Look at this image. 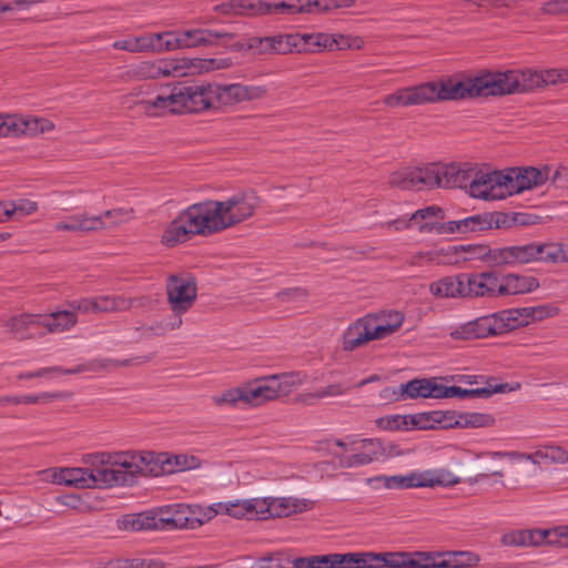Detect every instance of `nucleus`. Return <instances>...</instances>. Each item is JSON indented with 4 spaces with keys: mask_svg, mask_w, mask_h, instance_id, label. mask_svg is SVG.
<instances>
[{
    "mask_svg": "<svg viewBox=\"0 0 568 568\" xmlns=\"http://www.w3.org/2000/svg\"><path fill=\"white\" fill-rule=\"evenodd\" d=\"M566 82H568L567 69L508 70L487 72L463 81L450 78V93L452 100L455 101L466 98L523 93L542 85Z\"/></svg>",
    "mask_w": 568,
    "mask_h": 568,
    "instance_id": "1",
    "label": "nucleus"
},
{
    "mask_svg": "<svg viewBox=\"0 0 568 568\" xmlns=\"http://www.w3.org/2000/svg\"><path fill=\"white\" fill-rule=\"evenodd\" d=\"M531 253L530 243L494 248L479 243L449 245L435 251L422 252L418 256L426 262L436 264H460L480 261L488 266L500 267L530 263Z\"/></svg>",
    "mask_w": 568,
    "mask_h": 568,
    "instance_id": "2",
    "label": "nucleus"
},
{
    "mask_svg": "<svg viewBox=\"0 0 568 568\" xmlns=\"http://www.w3.org/2000/svg\"><path fill=\"white\" fill-rule=\"evenodd\" d=\"M226 231L217 200L189 205L173 219L161 235V243L174 247L192 237H209Z\"/></svg>",
    "mask_w": 568,
    "mask_h": 568,
    "instance_id": "3",
    "label": "nucleus"
},
{
    "mask_svg": "<svg viewBox=\"0 0 568 568\" xmlns=\"http://www.w3.org/2000/svg\"><path fill=\"white\" fill-rule=\"evenodd\" d=\"M231 64L230 59L159 58L131 64L124 77L128 81L180 78L227 69Z\"/></svg>",
    "mask_w": 568,
    "mask_h": 568,
    "instance_id": "4",
    "label": "nucleus"
},
{
    "mask_svg": "<svg viewBox=\"0 0 568 568\" xmlns=\"http://www.w3.org/2000/svg\"><path fill=\"white\" fill-rule=\"evenodd\" d=\"M373 568H464L479 562L473 551H373Z\"/></svg>",
    "mask_w": 568,
    "mask_h": 568,
    "instance_id": "5",
    "label": "nucleus"
},
{
    "mask_svg": "<svg viewBox=\"0 0 568 568\" xmlns=\"http://www.w3.org/2000/svg\"><path fill=\"white\" fill-rule=\"evenodd\" d=\"M373 568H464L479 562L473 551H373Z\"/></svg>",
    "mask_w": 568,
    "mask_h": 568,
    "instance_id": "6",
    "label": "nucleus"
},
{
    "mask_svg": "<svg viewBox=\"0 0 568 568\" xmlns=\"http://www.w3.org/2000/svg\"><path fill=\"white\" fill-rule=\"evenodd\" d=\"M124 530L194 529L203 523L193 515L190 506L173 504L155 510L130 514L119 521Z\"/></svg>",
    "mask_w": 568,
    "mask_h": 568,
    "instance_id": "7",
    "label": "nucleus"
},
{
    "mask_svg": "<svg viewBox=\"0 0 568 568\" xmlns=\"http://www.w3.org/2000/svg\"><path fill=\"white\" fill-rule=\"evenodd\" d=\"M332 33H288L265 38H252L250 49L257 53L322 52L332 51Z\"/></svg>",
    "mask_w": 568,
    "mask_h": 568,
    "instance_id": "8",
    "label": "nucleus"
},
{
    "mask_svg": "<svg viewBox=\"0 0 568 568\" xmlns=\"http://www.w3.org/2000/svg\"><path fill=\"white\" fill-rule=\"evenodd\" d=\"M439 101H453L450 77L402 88L383 99V103L388 108H407Z\"/></svg>",
    "mask_w": 568,
    "mask_h": 568,
    "instance_id": "9",
    "label": "nucleus"
},
{
    "mask_svg": "<svg viewBox=\"0 0 568 568\" xmlns=\"http://www.w3.org/2000/svg\"><path fill=\"white\" fill-rule=\"evenodd\" d=\"M333 444L341 449L335 453V456L339 466L344 468L366 466L389 455L384 443L377 438H359L351 435L343 439H335Z\"/></svg>",
    "mask_w": 568,
    "mask_h": 568,
    "instance_id": "10",
    "label": "nucleus"
},
{
    "mask_svg": "<svg viewBox=\"0 0 568 568\" xmlns=\"http://www.w3.org/2000/svg\"><path fill=\"white\" fill-rule=\"evenodd\" d=\"M305 381L297 372L273 374L257 377L245 383L252 408L261 407L268 402L288 396Z\"/></svg>",
    "mask_w": 568,
    "mask_h": 568,
    "instance_id": "11",
    "label": "nucleus"
},
{
    "mask_svg": "<svg viewBox=\"0 0 568 568\" xmlns=\"http://www.w3.org/2000/svg\"><path fill=\"white\" fill-rule=\"evenodd\" d=\"M153 458L152 452L95 453L88 455L84 463L89 466H99L100 468H108L106 466L123 468L124 471L115 469L121 473L122 479L118 484L120 485L125 481L124 474L153 477L154 471H156L152 465Z\"/></svg>",
    "mask_w": 568,
    "mask_h": 568,
    "instance_id": "12",
    "label": "nucleus"
},
{
    "mask_svg": "<svg viewBox=\"0 0 568 568\" xmlns=\"http://www.w3.org/2000/svg\"><path fill=\"white\" fill-rule=\"evenodd\" d=\"M51 471L53 484L77 488H93L101 485L114 486L122 479L120 471L112 468H100L99 466H90V468H55Z\"/></svg>",
    "mask_w": 568,
    "mask_h": 568,
    "instance_id": "13",
    "label": "nucleus"
},
{
    "mask_svg": "<svg viewBox=\"0 0 568 568\" xmlns=\"http://www.w3.org/2000/svg\"><path fill=\"white\" fill-rule=\"evenodd\" d=\"M168 302L174 318L160 327V334L181 326V315L186 313L194 304L197 296L196 282L189 274L171 275L166 282Z\"/></svg>",
    "mask_w": 568,
    "mask_h": 568,
    "instance_id": "14",
    "label": "nucleus"
},
{
    "mask_svg": "<svg viewBox=\"0 0 568 568\" xmlns=\"http://www.w3.org/2000/svg\"><path fill=\"white\" fill-rule=\"evenodd\" d=\"M471 162H430L427 163L429 191L436 189H465L474 175Z\"/></svg>",
    "mask_w": 568,
    "mask_h": 568,
    "instance_id": "15",
    "label": "nucleus"
},
{
    "mask_svg": "<svg viewBox=\"0 0 568 568\" xmlns=\"http://www.w3.org/2000/svg\"><path fill=\"white\" fill-rule=\"evenodd\" d=\"M501 544L510 547L555 546L568 548V525L552 528L517 529L501 536Z\"/></svg>",
    "mask_w": 568,
    "mask_h": 568,
    "instance_id": "16",
    "label": "nucleus"
},
{
    "mask_svg": "<svg viewBox=\"0 0 568 568\" xmlns=\"http://www.w3.org/2000/svg\"><path fill=\"white\" fill-rule=\"evenodd\" d=\"M217 204L225 227L230 230L253 217L261 207L262 200L255 191L246 189L217 200Z\"/></svg>",
    "mask_w": 568,
    "mask_h": 568,
    "instance_id": "17",
    "label": "nucleus"
},
{
    "mask_svg": "<svg viewBox=\"0 0 568 568\" xmlns=\"http://www.w3.org/2000/svg\"><path fill=\"white\" fill-rule=\"evenodd\" d=\"M504 170H479L475 164L474 175L467 184L466 193L480 201H501L509 197Z\"/></svg>",
    "mask_w": 568,
    "mask_h": 568,
    "instance_id": "18",
    "label": "nucleus"
},
{
    "mask_svg": "<svg viewBox=\"0 0 568 568\" xmlns=\"http://www.w3.org/2000/svg\"><path fill=\"white\" fill-rule=\"evenodd\" d=\"M506 310L477 317L453 327L449 336L453 339H476L500 335L510 331Z\"/></svg>",
    "mask_w": 568,
    "mask_h": 568,
    "instance_id": "19",
    "label": "nucleus"
},
{
    "mask_svg": "<svg viewBox=\"0 0 568 568\" xmlns=\"http://www.w3.org/2000/svg\"><path fill=\"white\" fill-rule=\"evenodd\" d=\"M230 38L229 33L209 29L170 30L160 32L161 52L190 49L201 45L215 44L222 38Z\"/></svg>",
    "mask_w": 568,
    "mask_h": 568,
    "instance_id": "20",
    "label": "nucleus"
},
{
    "mask_svg": "<svg viewBox=\"0 0 568 568\" xmlns=\"http://www.w3.org/2000/svg\"><path fill=\"white\" fill-rule=\"evenodd\" d=\"M214 108H233L241 103L263 100L268 94L266 85L243 83H212Z\"/></svg>",
    "mask_w": 568,
    "mask_h": 568,
    "instance_id": "21",
    "label": "nucleus"
},
{
    "mask_svg": "<svg viewBox=\"0 0 568 568\" xmlns=\"http://www.w3.org/2000/svg\"><path fill=\"white\" fill-rule=\"evenodd\" d=\"M149 116H163L166 114H183L182 84L161 85L154 98L140 99L136 102Z\"/></svg>",
    "mask_w": 568,
    "mask_h": 568,
    "instance_id": "22",
    "label": "nucleus"
},
{
    "mask_svg": "<svg viewBox=\"0 0 568 568\" xmlns=\"http://www.w3.org/2000/svg\"><path fill=\"white\" fill-rule=\"evenodd\" d=\"M549 173L548 166L541 169L534 166L506 168L505 175L509 180L506 181L509 197L544 185L549 180Z\"/></svg>",
    "mask_w": 568,
    "mask_h": 568,
    "instance_id": "23",
    "label": "nucleus"
},
{
    "mask_svg": "<svg viewBox=\"0 0 568 568\" xmlns=\"http://www.w3.org/2000/svg\"><path fill=\"white\" fill-rule=\"evenodd\" d=\"M388 184L403 191H429L427 163L405 166L392 172Z\"/></svg>",
    "mask_w": 568,
    "mask_h": 568,
    "instance_id": "24",
    "label": "nucleus"
},
{
    "mask_svg": "<svg viewBox=\"0 0 568 568\" xmlns=\"http://www.w3.org/2000/svg\"><path fill=\"white\" fill-rule=\"evenodd\" d=\"M383 392H390L396 400L417 398L439 399L440 384L435 378H414L400 384L397 388H386Z\"/></svg>",
    "mask_w": 568,
    "mask_h": 568,
    "instance_id": "25",
    "label": "nucleus"
},
{
    "mask_svg": "<svg viewBox=\"0 0 568 568\" xmlns=\"http://www.w3.org/2000/svg\"><path fill=\"white\" fill-rule=\"evenodd\" d=\"M372 321L369 315H365L345 328L342 334V349L344 352H353L372 341H378L374 333Z\"/></svg>",
    "mask_w": 568,
    "mask_h": 568,
    "instance_id": "26",
    "label": "nucleus"
},
{
    "mask_svg": "<svg viewBox=\"0 0 568 568\" xmlns=\"http://www.w3.org/2000/svg\"><path fill=\"white\" fill-rule=\"evenodd\" d=\"M214 109L212 83L199 85L182 84V112L200 113Z\"/></svg>",
    "mask_w": 568,
    "mask_h": 568,
    "instance_id": "27",
    "label": "nucleus"
},
{
    "mask_svg": "<svg viewBox=\"0 0 568 568\" xmlns=\"http://www.w3.org/2000/svg\"><path fill=\"white\" fill-rule=\"evenodd\" d=\"M153 457L154 458L152 465L154 469H156V471L153 474V477L196 469L201 466V460L193 455H170L168 453H153Z\"/></svg>",
    "mask_w": 568,
    "mask_h": 568,
    "instance_id": "28",
    "label": "nucleus"
},
{
    "mask_svg": "<svg viewBox=\"0 0 568 568\" xmlns=\"http://www.w3.org/2000/svg\"><path fill=\"white\" fill-rule=\"evenodd\" d=\"M410 488L452 487L462 480L450 470L432 468L409 471Z\"/></svg>",
    "mask_w": 568,
    "mask_h": 568,
    "instance_id": "29",
    "label": "nucleus"
},
{
    "mask_svg": "<svg viewBox=\"0 0 568 568\" xmlns=\"http://www.w3.org/2000/svg\"><path fill=\"white\" fill-rule=\"evenodd\" d=\"M510 331L527 326L532 322H540L558 315L559 308L552 304L527 306L506 310Z\"/></svg>",
    "mask_w": 568,
    "mask_h": 568,
    "instance_id": "30",
    "label": "nucleus"
},
{
    "mask_svg": "<svg viewBox=\"0 0 568 568\" xmlns=\"http://www.w3.org/2000/svg\"><path fill=\"white\" fill-rule=\"evenodd\" d=\"M466 298L496 297L498 275L494 272L464 273Z\"/></svg>",
    "mask_w": 568,
    "mask_h": 568,
    "instance_id": "31",
    "label": "nucleus"
},
{
    "mask_svg": "<svg viewBox=\"0 0 568 568\" xmlns=\"http://www.w3.org/2000/svg\"><path fill=\"white\" fill-rule=\"evenodd\" d=\"M160 32L145 33L141 36H126L115 40L112 43L114 50H121L129 53L153 52L161 53Z\"/></svg>",
    "mask_w": 568,
    "mask_h": 568,
    "instance_id": "32",
    "label": "nucleus"
},
{
    "mask_svg": "<svg viewBox=\"0 0 568 568\" xmlns=\"http://www.w3.org/2000/svg\"><path fill=\"white\" fill-rule=\"evenodd\" d=\"M106 227L102 216L88 215L87 213L74 214L64 217L54 224L53 229L58 232L89 233Z\"/></svg>",
    "mask_w": 568,
    "mask_h": 568,
    "instance_id": "33",
    "label": "nucleus"
},
{
    "mask_svg": "<svg viewBox=\"0 0 568 568\" xmlns=\"http://www.w3.org/2000/svg\"><path fill=\"white\" fill-rule=\"evenodd\" d=\"M6 326L19 339L31 338L42 334L41 314L22 313L11 316Z\"/></svg>",
    "mask_w": 568,
    "mask_h": 568,
    "instance_id": "34",
    "label": "nucleus"
},
{
    "mask_svg": "<svg viewBox=\"0 0 568 568\" xmlns=\"http://www.w3.org/2000/svg\"><path fill=\"white\" fill-rule=\"evenodd\" d=\"M454 416L449 412L434 410L407 415V430L453 427Z\"/></svg>",
    "mask_w": 568,
    "mask_h": 568,
    "instance_id": "35",
    "label": "nucleus"
},
{
    "mask_svg": "<svg viewBox=\"0 0 568 568\" xmlns=\"http://www.w3.org/2000/svg\"><path fill=\"white\" fill-rule=\"evenodd\" d=\"M444 217L443 209L437 205H429L410 214L414 226L422 234L435 233L440 235Z\"/></svg>",
    "mask_w": 568,
    "mask_h": 568,
    "instance_id": "36",
    "label": "nucleus"
},
{
    "mask_svg": "<svg viewBox=\"0 0 568 568\" xmlns=\"http://www.w3.org/2000/svg\"><path fill=\"white\" fill-rule=\"evenodd\" d=\"M78 323V315L70 310H55L41 314L42 334H60L70 331Z\"/></svg>",
    "mask_w": 568,
    "mask_h": 568,
    "instance_id": "37",
    "label": "nucleus"
},
{
    "mask_svg": "<svg viewBox=\"0 0 568 568\" xmlns=\"http://www.w3.org/2000/svg\"><path fill=\"white\" fill-rule=\"evenodd\" d=\"M464 273L444 276L429 284V293L437 298H466Z\"/></svg>",
    "mask_w": 568,
    "mask_h": 568,
    "instance_id": "38",
    "label": "nucleus"
},
{
    "mask_svg": "<svg viewBox=\"0 0 568 568\" xmlns=\"http://www.w3.org/2000/svg\"><path fill=\"white\" fill-rule=\"evenodd\" d=\"M211 400L219 408H252L245 384L237 387L227 388L217 394H214Z\"/></svg>",
    "mask_w": 568,
    "mask_h": 568,
    "instance_id": "39",
    "label": "nucleus"
},
{
    "mask_svg": "<svg viewBox=\"0 0 568 568\" xmlns=\"http://www.w3.org/2000/svg\"><path fill=\"white\" fill-rule=\"evenodd\" d=\"M531 262L566 263L568 262V244L561 243H530Z\"/></svg>",
    "mask_w": 568,
    "mask_h": 568,
    "instance_id": "40",
    "label": "nucleus"
},
{
    "mask_svg": "<svg viewBox=\"0 0 568 568\" xmlns=\"http://www.w3.org/2000/svg\"><path fill=\"white\" fill-rule=\"evenodd\" d=\"M255 16L294 17L302 14L301 0H256Z\"/></svg>",
    "mask_w": 568,
    "mask_h": 568,
    "instance_id": "41",
    "label": "nucleus"
},
{
    "mask_svg": "<svg viewBox=\"0 0 568 568\" xmlns=\"http://www.w3.org/2000/svg\"><path fill=\"white\" fill-rule=\"evenodd\" d=\"M373 320V329L377 339H383L397 332L405 320L399 311H387L381 314H368Z\"/></svg>",
    "mask_w": 568,
    "mask_h": 568,
    "instance_id": "42",
    "label": "nucleus"
},
{
    "mask_svg": "<svg viewBox=\"0 0 568 568\" xmlns=\"http://www.w3.org/2000/svg\"><path fill=\"white\" fill-rule=\"evenodd\" d=\"M270 503L271 518L288 517L294 514L310 510L313 507L312 500L297 497H271Z\"/></svg>",
    "mask_w": 568,
    "mask_h": 568,
    "instance_id": "43",
    "label": "nucleus"
},
{
    "mask_svg": "<svg viewBox=\"0 0 568 568\" xmlns=\"http://www.w3.org/2000/svg\"><path fill=\"white\" fill-rule=\"evenodd\" d=\"M507 384L489 385L488 387L463 388L459 386H446L440 384L439 398H474L488 397L493 394L504 393Z\"/></svg>",
    "mask_w": 568,
    "mask_h": 568,
    "instance_id": "44",
    "label": "nucleus"
},
{
    "mask_svg": "<svg viewBox=\"0 0 568 568\" xmlns=\"http://www.w3.org/2000/svg\"><path fill=\"white\" fill-rule=\"evenodd\" d=\"M365 6L364 1L357 0H301L302 14H321L338 9H348L357 6Z\"/></svg>",
    "mask_w": 568,
    "mask_h": 568,
    "instance_id": "45",
    "label": "nucleus"
},
{
    "mask_svg": "<svg viewBox=\"0 0 568 568\" xmlns=\"http://www.w3.org/2000/svg\"><path fill=\"white\" fill-rule=\"evenodd\" d=\"M497 296H509L525 294L531 291L529 278L516 274L498 276Z\"/></svg>",
    "mask_w": 568,
    "mask_h": 568,
    "instance_id": "46",
    "label": "nucleus"
},
{
    "mask_svg": "<svg viewBox=\"0 0 568 568\" xmlns=\"http://www.w3.org/2000/svg\"><path fill=\"white\" fill-rule=\"evenodd\" d=\"M294 568H343L342 554L297 557L292 561Z\"/></svg>",
    "mask_w": 568,
    "mask_h": 568,
    "instance_id": "47",
    "label": "nucleus"
},
{
    "mask_svg": "<svg viewBox=\"0 0 568 568\" xmlns=\"http://www.w3.org/2000/svg\"><path fill=\"white\" fill-rule=\"evenodd\" d=\"M18 136L43 134L54 129V124L51 120L38 116L24 118L18 115Z\"/></svg>",
    "mask_w": 568,
    "mask_h": 568,
    "instance_id": "48",
    "label": "nucleus"
},
{
    "mask_svg": "<svg viewBox=\"0 0 568 568\" xmlns=\"http://www.w3.org/2000/svg\"><path fill=\"white\" fill-rule=\"evenodd\" d=\"M256 0H227L213 7L214 12L222 16H255Z\"/></svg>",
    "mask_w": 568,
    "mask_h": 568,
    "instance_id": "49",
    "label": "nucleus"
},
{
    "mask_svg": "<svg viewBox=\"0 0 568 568\" xmlns=\"http://www.w3.org/2000/svg\"><path fill=\"white\" fill-rule=\"evenodd\" d=\"M133 301L123 295L95 296V313L124 312L131 308Z\"/></svg>",
    "mask_w": 568,
    "mask_h": 568,
    "instance_id": "50",
    "label": "nucleus"
},
{
    "mask_svg": "<svg viewBox=\"0 0 568 568\" xmlns=\"http://www.w3.org/2000/svg\"><path fill=\"white\" fill-rule=\"evenodd\" d=\"M211 510L216 514H226L233 518L250 519V511L247 506V499L235 500V501H221L213 504Z\"/></svg>",
    "mask_w": 568,
    "mask_h": 568,
    "instance_id": "51",
    "label": "nucleus"
},
{
    "mask_svg": "<svg viewBox=\"0 0 568 568\" xmlns=\"http://www.w3.org/2000/svg\"><path fill=\"white\" fill-rule=\"evenodd\" d=\"M373 551L342 554L343 568H373Z\"/></svg>",
    "mask_w": 568,
    "mask_h": 568,
    "instance_id": "52",
    "label": "nucleus"
},
{
    "mask_svg": "<svg viewBox=\"0 0 568 568\" xmlns=\"http://www.w3.org/2000/svg\"><path fill=\"white\" fill-rule=\"evenodd\" d=\"M332 51L333 50H361L365 45L363 38L352 34L332 33Z\"/></svg>",
    "mask_w": 568,
    "mask_h": 568,
    "instance_id": "53",
    "label": "nucleus"
},
{
    "mask_svg": "<svg viewBox=\"0 0 568 568\" xmlns=\"http://www.w3.org/2000/svg\"><path fill=\"white\" fill-rule=\"evenodd\" d=\"M271 497L247 499L250 520L271 518Z\"/></svg>",
    "mask_w": 568,
    "mask_h": 568,
    "instance_id": "54",
    "label": "nucleus"
},
{
    "mask_svg": "<svg viewBox=\"0 0 568 568\" xmlns=\"http://www.w3.org/2000/svg\"><path fill=\"white\" fill-rule=\"evenodd\" d=\"M381 430H407V415H387L375 420Z\"/></svg>",
    "mask_w": 568,
    "mask_h": 568,
    "instance_id": "55",
    "label": "nucleus"
},
{
    "mask_svg": "<svg viewBox=\"0 0 568 568\" xmlns=\"http://www.w3.org/2000/svg\"><path fill=\"white\" fill-rule=\"evenodd\" d=\"M374 480H383V487L386 489H410L409 473L405 475H378Z\"/></svg>",
    "mask_w": 568,
    "mask_h": 568,
    "instance_id": "56",
    "label": "nucleus"
},
{
    "mask_svg": "<svg viewBox=\"0 0 568 568\" xmlns=\"http://www.w3.org/2000/svg\"><path fill=\"white\" fill-rule=\"evenodd\" d=\"M18 114L0 113V138H18Z\"/></svg>",
    "mask_w": 568,
    "mask_h": 568,
    "instance_id": "57",
    "label": "nucleus"
},
{
    "mask_svg": "<svg viewBox=\"0 0 568 568\" xmlns=\"http://www.w3.org/2000/svg\"><path fill=\"white\" fill-rule=\"evenodd\" d=\"M545 464H566L568 463V450L556 445L542 446Z\"/></svg>",
    "mask_w": 568,
    "mask_h": 568,
    "instance_id": "58",
    "label": "nucleus"
},
{
    "mask_svg": "<svg viewBox=\"0 0 568 568\" xmlns=\"http://www.w3.org/2000/svg\"><path fill=\"white\" fill-rule=\"evenodd\" d=\"M100 216H102L103 222H105V219H111V225H119L131 221L134 217V212L132 209L119 207L108 210Z\"/></svg>",
    "mask_w": 568,
    "mask_h": 568,
    "instance_id": "59",
    "label": "nucleus"
},
{
    "mask_svg": "<svg viewBox=\"0 0 568 568\" xmlns=\"http://www.w3.org/2000/svg\"><path fill=\"white\" fill-rule=\"evenodd\" d=\"M14 219H21L33 214L38 210V203L31 200L20 199L11 201Z\"/></svg>",
    "mask_w": 568,
    "mask_h": 568,
    "instance_id": "60",
    "label": "nucleus"
},
{
    "mask_svg": "<svg viewBox=\"0 0 568 568\" xmlns=\"http://www.w3.org/2000/svg\"><path fill=\"white\" fill-rule=\"evenodd\" d=\"M463 420L453 422L454 426H470V427H484L491 423V417L485 414L473 413L468 414L465 417H462Z\"/></svg>",
    "mask_w": 568,
    "mask_h": 568,
    "instance_id": "61",
    "label": "nucleus"
},
{
    "mask_svg": "<svg viewBox=\"0 0 568 568\" xmlns=\"http://www.w3.org/2000/svg\"><path fill=\"white\" fill-rule=\"evenodd\" d=\"M466 234L477 233L489 230V223L487 222L486 214H476L465 217Z\"/></svg>",
    "mask_w": 568,
    "mask_h": 568,
    "instance_id": "62",
    "label": "nucleus"
},
{
    "mask_svg": "<svg viewBox=\"0 0 568 568\" xmlns=\"http://www.w3.org/2000/svg\"><path fill=\"white\" fill-rule=\"evenodd\" d=\"M57 504L62 505L69 509H73L77 511H83L85 509V504L81 499L79 495L67 494L61 495L55 498Z\"/></svg>",
    "mask_w": 568,
    "mask_h": 568,
    "instance_id": "63",
    "label": "nucleus"
},
{
    "mask_svg": "<svg viewBox=\"0 0 568 568\" xmlns=\"http://www.w3.org/2000/svg\"><path fill=\"white\" fill-rule=\"evenodd\" d=\"M347 392V388L344 387L339 383L331 384L326 387H322L315 390V393L312 395L316 399H322L325 397H336L344 395Z\"/></svg>",
    "mask_w": 568,
    "mask_h": 568,
    "instance_id": "64",
    "label": "nucleus"
}]
</instances>
